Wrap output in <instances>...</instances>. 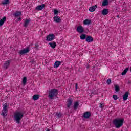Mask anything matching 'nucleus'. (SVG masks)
<instances>
[{
  "instance_id": "nucleus-1",
  "label": "nucleus",
  "mask_w": 131,
  "mask_h": 131,
  "mask_svg": "<svg viewBox=\"0 0 131 131\" xmlns=\"http://www.w3.org/2000/svg\"><path fill=\"white\" fill-rule=\"evenodd\" d=\"M23 115H24V114L22 111H16L14 113V118L17 123H20L21 119L23 118Z\"/></svg>"
},
{
  "instance_id": "nucleus-2",
  "label": "nucleus",
  "mask_w": 131,
  "mask_h": 131,
  "mask_svg": "<svg viewBox=\"0 0 131 131\" xmlns=\"http://www.w3.org/2000/svg\"><path fill=\"white\" fill-rule=\"evenodd\" d=\"M124 119L123 118H117L113 120V124L116 128H120L123 125Z\"/></svg>"
},
{
  "instance_id": "nucleus-3",
  "label": "nucleus",
  "mask_w": 131,
  "mask_h": 131,
  "mask_svg": "<svg viewBox=\"0 0 131 131\" xmlns=\"http://www.w3.org/2000/svg\"><path fill=\"white\" fill-rule=\"evenodd\" d=\"M58 95V91L56 89H52L49 92L50 99H53L54 97H56Z\"/></svg>"
},
{
  "instance_id": "nucleus-4",
  "label": "nucleus",
  "mask_w": 131,
  "mask_h": 131,
  "mask_svg": "<svg viewBox=\"0 0 131 131\" xmlns=\"http://www.w3.org/2000/svg\"><path fill=\"white\" fill-rule=\"evenodd\" d=\"M8 113V104L5 103L3 105V110H2V115L7 116Z\"/></svg>"
},
{
  "instance_id": "nucleus-5",
  "label": "nucleus",
  "mask_w": 131,
  "mask_h": 131,
  "mask_svg": "<svg viewBox=\"0 0 131 131\" xmlns=\"http://www.w3.org/2000/svg\"><path fill=\"white\" fill-rule=\"evenodd\" d=\"M55 37L56 36L53 34H49L47 36V40H48V41H52V40L55 39Z\"/></svg>"
},
{
  "instance_id": "nucleus-6",
  "label": "nucleus",
  "mask_w": 131,
  "mask_h": 131,
  "mask_svg": "<svg viewBox=\"0 0 131 131\" xmlns=\"http://www.w3.org/2000/svg\"><path fill=\"white\" fill-rule=\"evenodd\" d=\"M77 31L79 33H83V32H84V29L83 26H79L77 27Z\"/></svg>"
},
{
  "instance_id": "nucleus-7",
  "label": "nucleus",
  "mask_w": 131,
  "mask_h": 131,
  "mask_svg": "<svg viewBox=\"0 0 131 131\" xmlns=\"http://www.w3.org/2000/svg\"><path fill=\"white\" fill-rule=\"evenodd\" d=\"M46 7V5L45 4H42L41 5L37 6L35 8V10L36 11H41V10H43L45 9V7Z\"/></svg>"
},
{
  "instance_id": "nucleus-8",
  "label": "nucleus",
  "mask_w": 131,
  "mask_h": 131,
  "mask_svg": "<svg viewBox=\"0 0 131 131\" xmlns=\"http://www.w3.org/2000/svg\"><path fill=\"white\" fill-rule=\"evenodd\" d=\"M53 20L54 22H56V23H60V22H61V17H59L58 16H54L53 17Z\"/></svg>"
},
{
  "instance_id": "nucleus-9",
  "label": "nucleus",
  "mask_w": 131,
  "mask_h": 131,
  "mask_svg": "<svg viewBox=\"0 0 131 131\" xmlns=\"http://www.w3.org/2000/svg\"><path fill=\"white\" fill-rule=\"evenodd\" d=\"M28 52H29V48H27L23 50H21L19 53L20 55H24V54H26L28 53Z\"/></svg>"
},
{
  "instance_id": "nucleus-10",
  "label": "nucleus",
  "mask_w": 131,
  "mask_h": 131,
  "mask_svg": "<svg viewBox=\"0 0 131 131\" xmlns=\"http://www.w3.org/2000/svg\"><path fill=\"white\" fill-rule=\"evenodd\" d=\"M7 20V17H4L2 19L0 18V26H3L5 24V22Z\"/></svg>"
},
{
  "instance_id": "nucleus-11",
  "label": "nucleus",
  "mask_w": 131,
  "mask_h": 131,
  "mask_svg": "<svg viewBox=\"0 0 131 131\" xmlns=\"http://www.w3.org/2000/svg\"><path fill=\"white\" fill-rule=\"evenodd\" d=\"M93 41L94 38H93V37L91 36H88L86 38V41H87V42H92Z\"/></svg>"
},
{
  "instance_id": "nucleus-12",
  "label": "nucleus",
  "mask_w": 131,
  "mask_h": 131,
  "mask_svg": "<svg viewBox=\"0 0 131 131\" xmlns=\"http://www.w3.org/2000/svg\"><path fill=\"white\" fill-rule=\"evenodd\" d=\"M108 13H109V9H104L102 11V14L104 16H105L106 15H108Z\"/></svg>"
},
{
  "instance_id": "nucleus-13",
  "label": "nucleus",
  "mask_w": 131,
  "mask_h": 131,
  "mask_svg": "<svg viewBox=\"0 0 131 131\" xmlns=\"http://www.w3.org/2000/svg\"><path fill=\"white\" fill-rule=\"evenodd\" d=\"M71 104H72V99H69L67 101V106L68 108H70V106H71Z\"/></svg>"
},
{
  "instance_id": "nucleus-14",
  "label": "nucleus",
  "mask_w": 131,
  "mask_h": 131,
  "mask_svg": "<svg viewBox=\"0 0 131 131\" xmlns=\"http://www.w3.org/2000/svg\"><path fill=\"white\" fill-rule=\"evenodd\" d=\"M92 21H91L90 19H85L84 21H83V24L84 25H90V24H91V23Z\"/></svg>"
},
{
  "instance_id": "nucleus-15",
  "label": "nucleus",
  "mask_w": 131,
  "mask_h": 131,
  "mask_svg": "<svg viewBox=\"0 0 131 131\" xmlns=\"http://www.w3.org/2000/svg\"><path fill=\"white\" fill-rule=\"evenodd\" d=\"M83 116L84 118H89L90 116H91V113L89 112H86L84 113Z\"/></svg>"
},
{
  "instance_id": "nucleus-16",
  "label": "nucleus",
  "mask_w": 131,
  "mask_h": 131,
  "mask_svg": "<svg viewBox=\"0 0 131 131\" xmlns=\"http://www.w3.org/2000/svg\"><path fill=\"white\" fill-rule=\"evenodd\" d=\"M96 9H97V5L91 7L89 9V11L90 12H95V11H96Z\"/></svg>"
},
{
  "instance_id": "nucleus-17",
  "label": "nucleus",
  "mask_w": 131,
  "mask_h": 131,
  "mask_svg": "<svg viewBox=\"0 0 131 131\" xmlns=\"http://www.w3.org/2000/svg\"><path fill=\"white\" fill-rule=\"evenodd\" d=\"M11 63V61L10 60H8L5 62L4 63V68L7 69L10 66V63Z\"/></svg>"
},
{
  "instance_id": "nucleus-18",
  "label": "nucleus",
  "mask_w": 131,
  "mask_h": 131,
  "mask_svg": "<svg viewBox=\"0 0 131 131\" xmlns=\"http://www.w3.org/2000/svg\"><path fill=\"white\" fill-rule=\"evenodd\" d=\"M127 98H128V92H126L123 96V101H126V100H127Z\"/></svg>"
},
{
  "instance_id": "nucleus-19",
  "label": "nucleus",
  "mask_w": 131,
  "mask_h": 131,
  "mask_svg": "<svg viewBox=\"0 0 131 131\" xmlns=\"http://www.w3.org/2000/svg\"><path fill=\"white\" fill-rule=\"evenodd\" d=\"M61 65V62L56 61L54 63V68H58Z\"/></svg>"
},
{
  "instance_id": "nucleus-20",
  "label": "nucleus",
  "mask_w": 131,
  "mask_h": 131,
  "mask_svg": "<svg viewBox=\"0 0 131 131\" xmlns=\"http://www.w3.org/2000/svg\"><path fill=\"white\" fill-rule=\"evenodd\" d=\"M32 99L34 101H37V100L39 99V95L37 94L34 95L33 96Z\"/></svg>"
},
{
  "instance_id": "nucleus-21",
  "label": "nucleus",
  "mask_w": 131,
  "mask_h": 131,
  "mask_svg": "<svg viewBox=\"0 0 131 131\" xmlns=\"http://www.w3.org/2000/svg\"><path fill=\"white\" fill-rule=\"evenodd\" d=\"M108 4L109 1L108 0H104L102 2V6H103V7H105L106 6H108Z\"/></svg>"
},
{
  "instance_id": "nucleus-22",
  "label": "nucleus",
  "mask_w": 131,
  "mask_h": 131,
  "mask_svg": "<svg viewBox=\"0 0 131 131\" xmlns=\"http://www.w3.org/2000/svg\"><path fill=\"white\" fill-rule=\"evenodd\" d=\"M29 22H30V20L29 19H26L24 23V25L25 27H27L28 26V24H29Z\"/></svg>"
},
{
  "instance_id": "nucleus-23",
  "label": "nucleus",
  "mask_w": 131,
  "mask_h": 131,
  "mask_svg": "<svg viewBox=\"0 0 131 131\" xmlns=\"http://www.w3.org/2000/svg\"><path fill=\"white\" fill-rule=\"evenodd\" d=\"M49 45L52 49H55V48H56V46H57V44H56V42H50L49 43Z\"/></svg>"
},
{
  "instance_id": "nucleus-24",
  "label": "nucleus",
  "mask_w": 131,
  "mask_h": 131,
  "mask_svg": "<svg viewBox=\"0 0 131 131\" xmlns=\"http://www.w3.org/2000/svg\"><path fill=\"white\" fill-rule=\"evenodd\" d=\"M3 5H8V4H10V1L9 0H3L2 2Z\"/></svg>"
},
{
  "instance_id": "nucleus-25",
  "label": "nucleus",
  "mask_w": 131,
  "mask_h": 131,
  "mask_svg": "<svg viewBox=\"0 0 131 131\" xmlns=\"http://www.w3.org/2000/svg\"><path fill=\"white\" fill-rule=\"evenodd\" d=\"M86 35L84 34H81V35L80 36V39L83 40L85 38H86Z\"/></svg>"
},
{
  "instance_id": "nucleus-26",
  "label": "nucleus",
  "mask_w": 131,
  "mask_h": 131,
  "mask_svg": "<svg viewBox=\"0 0 131 131\" xmlns=\"http://www.w3.org/2000/svg\"><path fill=\"white\" fill-rule=\"evenodd\" d=\"M128 71V68H126L122 72V75H125L126 74V72Z\"/></svg>"
},
{
  "instance_id": "nucleus-27",
  "label": "nucleus",
  "mask_w": 131,
  "mask_h": 131,
  "mask_svg": "<svg viewBox=\"0 0 131 131\" xmlns=\"http://www.w3.org/2000/svg\"><path fill=\"white\" fill-rule=\"evenodd\" d=\"M78 102H75L74 104V109H77V107H78Z\"/></svg>"
},
{
  "instance_id": "nucleus-28",
  "label": "nucleus",
  "mask_w": 131,
  "mask_h": 131,
  "mask_svg": "<svg viewBox=\"0 0 131 131\" xmlns=\"http://www.w3.org/2000/svg\"><path fill=\"white\" fill-rule=\"evenodd\" d=\"M115 90L116 92H118L119 91V86L118 85H115Z\"/></svg>"
},
{
  "instance_id": "nucleus-29",
  "label": "nucleus",
  "mask_w": 131,
  "mask_h": 131,
  "mask_svg": "<svg viewBox=\"0 0 131 131\" xmlns=\"http://www.w3.org/2000/svg\"><path fill=\"white\" fill-rule=\"evenodd\" d=\"M27 81V79L26 78V77H24L23 79V84H25V83H26Z\"/></svg>"
},
{
  "instance_id": "nucleus-30",
  "label": "nucleus",
  "mask_w": 131,
  "mask_h": 131,
  "mask_svg": "<svg viewBox=\"0 0 131 131\" xmlns=\"http://www.w3.org/2000/svg\"><path fill=\"white\" fill-rule=\"evenodd\" d=\"M15 17H19V16H21V12H16L15 14Z\"/></svg>"
},
{
  "instance_id": "nucleus-31",
  "label": "nucleus",
  "mask_w": 131,
  "mask_h": 131,
  "mask_svg": "<svg viewBox=\"0 0 131 131\" xmlns=\"http://www.w3.org/2000/svg\"><path fill=\"white\" fill-rule=\"evenodd\" d=\"M56 116L58 117L59 118L62 116V114L61 113H57L56 114Z\"/></svg>"
},
{
  "instance_id": "nucleus-32",
  "label": "nucleus",
  "mask_w": 131,
  "mask_h": 131,
  "mask_svg": "<svg viewBox=\"0 0 131 131\" xmlns=\"http://www.w3.org/2000/svg\"><path fill=\"white\" fill-rule=\"evenodd\" d=\"M113 98L114 100H115L116 101V100H117L118 99V97H117V95H113Z\"/></svg>"
},
{
  "instance_id": "nucleus-33",
  "label": "nucleus",
  "mask_w": 131,
  "mask_h": 131,
  "mask_svg": "<svg viewBox=\"0 0 131 131\" xmlns=\"http://www.w3.org/2000/svg\"><path fill=\"white\" fill-rule=\"evenodd\" d=\"M54 15H58V14H59V11H58L57 9H54Z\"/></svg>"
},
{
  "instance_id": "nucleus-34",
  "label": "nucleus",
  "mask_w": 131,
  "mask_h": 131,
  "mask_svg": "<svg viewBox=\"0 0 131 131\" xmlns=\"http://www.w3.org/2000/svg\"><path fill=\"white\" fill-rule=\"evenodd\" d=\"M106 82L107 84H110V83H111V80L110 79H108Z\"/></svg>"
},
{
  "instance_id": "nucleus-35",
  "label": "nucleus",
  "mask_w": 131,
  "mask_h": 131,
  "mask_svg": "<svg viewBox=\"0 0 131 131\" xmlns=\"http://www.w3.org/2000/svg\"><path fill=\"white\" fill-rule=\"evenodd\" d=\"M75 89L76 90H77V84H76L75 85Z\"/></svg>"
},
{
  "instance_id": "nucleus-36",
  "label": "nucleus",
  "mask_w": 131,
  "mask_h": 131,
  "mask_svg": "<svg viewBox=\"0 0 131 131\" xmlns=\"http://www.w3.org/2000/svg\"><path fill=\"white\" fill-rule=\"evenodd\" d=\"M100 107V108H103V104H101Z\"/></svg>"
},
{
  "instance_id": "nucleus-37",
  "label": "nucleus",
  "mask_w": 131,
  "mask_h": 131,
  "mask_svg": "<svg viewBox=\"0 0 131 131\" xmlns=\"http://www.w3.org/2000/svg\"><path fill=\"white\" fill-rule=\"evenodd\" d=\"M21 20H22V19L21 18H19L18 19V21H21Z\"/></svg>"
},
{
  "instance_id": "nucleus-38",
  "label": "nucleus",
  "mask_w": 131,
  "mask_h": 131,
  "mask_svg": "<svg viewBox=\"0 0 131 131\" xmlns=\"http://www.w3.org/2000/svg\"><path fill=\"white\" fill-rule=\"evenodd\" d=\"M47 131H50V129H48Z\"/></svg>"
},
{
  "instance_id": "nucleus-39",
  "label": "nucleus",
  "mask_w": 131,
  "mask_h": 131,
  "mask_svg": "<svg viewBox=\"0 0 131 131\" xmlns=\"http://www.w3.org/2000/svg\"><path fill=\"white\" fill-rule=\"evenodd\" d=\"M117 17H119V15H117Z\"/></svg>"
}]
</instances>
